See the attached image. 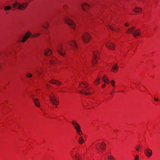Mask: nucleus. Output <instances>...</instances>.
Wrapping results in <instances>:
<instances>
[{
	"instance_id": "58836bf2",
	"label": "nucleus",
	"mask_w": 160,
	"mask_h": 160,
	"mask_svg": "<svg viewBox=\"0 0 160 160\" xmlns=\"http://www.w3.org/2000/svg\"><path fill=\"white\" fill-rule=\"evenodd\" d=\"M31 97L33 99H33L34 97V95L33 94H31Z\"/></svg>"
},
{
	"instance_id": "79ce46f5",
	"label": "nucleus",
	"mask_w": 160,
	"mask_h": 160,
	"mask_svg": "<svg viewBox=\"0 0 160 160\" xmlns=\"http://www.w3.org/2000/svg\"><path fill=\"white\" fill-rule=\"evenodd\" d=\"M105 84H104L102 86V88H104L105 87Z\"/></svg>"
},
{
	"instance_id": "ddd939ff",
	"label": "nucleus",
	"mask_w": 160,
	"mask_h": 160,
	"mask_svg": "<svg viewBox=\"0 0 160 160\" xmlns=\"http://www.w3.org/2000/svg\"><path fill=\"white\" fill-rule=\"evenodd\" d=\"M50 83L56 84L58 86H60L61 84V83L58 81H57L55 80L52 79L49 81Z\"/></svg>"
},
{
	"instance_id": "6ab92c4d",
	"label": "nucleus",
	"mask_w": 160,
	"mask_h": 160,
	"mask_svg": "<svg viewBox=\"0 0 160 160\" xmlns=\"http://www.w3.org/2000/svg\"><path fill=\"white\" fill-rule=\"evenodd\" d=\"M81 6L82 9L84 11L85 10L87 9L89 7L88 5L85 3H84L82 4Z\"/></svg>"
},
{
	"instance_id": "39448f33",
	"label": "nucleus",
	"mask_w": 160,
	"mask_h": 160,
	"mask_svg": "<svg viewBox=\"0 0 160 160\" xmlns=\"http://www.w3.org/2000/svg\"><path fill=\"white\" fill-rule=\"evenodd\" d=\"M58 52V53L62 56H64L65 54V50L61 45H59L57 48Z\"/></svg>"
},
{
	"instance_id": "9d476101",
	"label": "nucleus",
	"mask_w": 160,
	"mask_h": 160,
	"mask_svg": "<svg viewBox=\"0 0 160 160\" xmlns=\"http://www.w3.org/2000/svg\"><path fill=\"white\" fill-rule=\"evenodd\" d=\"M106 46L107 48H108L111 49L113 50L114 49V45L112 43L110 42H108L106 44Z\"/></svg>"
},
{
	"instance_id": "c03bdc74",
	"label": "nucleus",
	"mask_w": 160,
	"mask_h": 160,
	"mask_svg": "<svg viewBox=\"0 0 160 160\" xmlns=\"http://www.w3.org/2000/svg\"><path fill=\"white\" fill-rule=\"evenodd\" d=\"M131 31H132V33L133 32L134 30H132V29H131Z\"/></svg>"
},
{
	"instance_id": "c85d7f7f",
	"label": "nucleus",
	"mask_w": 160,
	"mask_h": 160,
	"mask_svg": "<svg viewBox=\"0 0 160 160\" xmlns=\"http://www.w3.org/2000/svg\"><path fill=\"white\" fill-rule=\"evenodd\" d=\"M76 132L79 135H81L82 134V132L80 128L77 130Z\"/></svg>"
},
{
	"instance_id": "a878e982",
	"label": "nucleus",
	"mask_w": 160,
	"mask_h": 160,
	"mask_svg": "<svg viewBox=\"0 0 160 160\" xmlns=\"http://www.w3.org/2000/svg\"><path fill=\"white\" fill-rule=\"evenodd\" d=\"M78 142L80 144H82V143L84 142V140L82 137H81L79 138L78 140Z\"/></svg>"
},
{
	"instance_id": "bb28decb",
	"label": "nucleus",
	"mask_w": 160,
	"mask_h": 160,
	"mask_svg": "<svg viewBox=\"0 0 160 160\" xmlns=\"http://www.w3.org/2000/svg\"><path fill=\"white\" fill-rule=\"evenodd\" d=\"M11 8L9 6H5L4 7V9L5 11H8L10 10Z\"/></svg>"
},
{
	"instance_id": "f704fd0d",
	"label": "nucleus",
	"mask_w": 160,
	"mask_h": 160,
	"mask_svg": "<svg viewBox=\"0 0 160 160\" xmlns=\"http://www.w3.org/2000/svg\"><path fill=\"white\" fill-rule=\"evenodd\" d=\"M108 159L110 160H112V159H114V157L112 156H109L108 157Z\"/></svg>"
},
{
	"instance_id": "b1692460",
	"label": "nucleus",
	"mask_w": 160,
	"mask_h": 160,
	"mask_svg": "<svg viewBox=\"0 0 160 160\" xmlns=\"http://www.w3.org/2000/svg\"><path fill=\"white\" fill-rule=\"evenodd\" d=\"M135 29V27H132V28L128 29L127 31H126V33H132V31H131V29H132V30H134Z\"/></svg>"
},
{
	"instance_id": "7c9ffc66",
	"label": "nucleus",
	"mask_w": 160,
	"mask_h": 160,
	"mask_svg": "<svg viewBox=\"0 0 160 160\" xmlns=\"http://www.w3.org/2000/svg\"><path fill=\"white\" fill-rule=\"evenodd\" d=\"M40 35V34L39 33H38L33 35L32 36L34 37H38V36H39Z\"/></svg>"
},
{
	"instance_id": "49530a36",
	"label": "nucleus",
	"mask_w": 160,
	"mask_h": 160,
	"mask_svg": "<svg viewBox=\"0 0 160 160\" xmlns=\"http://www.w3.org/2000/svg\"><path fill=\"white\" fill-rule=\"evenodd\" d=\"M96 148L98 150L99 149V148H98L97 147H96Z\"/></svg>"
},
{
	"instance_id": "0eeeda50",
	"label": "nucleus",
	"mask_w": 160,
	"mask_h": 160,
	"mask_svg": "<svg viewBox=\"0 0 160 160\" xmlns=\"http://www.w3.org/2000/svg\"><path fill=\"white\" fill-rule=\"evenodd\" d=\"M144 153L147 157H150L152 154V151L150 149H146L145 150Z\"/></svg>"
},
{
	"instance_id": "7ed1b4c3",
	"label": "nucleus",
	"mask_w": 160,
	"mask_h": 160,
	"mask_svg": "<svg viewBox=\"0 0 160 160\" xmlns=\"http://www.w3.org/2000/svg\"><path fill=\"white\" fill-rule=\"evenodd\" d=\"M50 100L52 104L57 106L59 103V102L57 100L55 95L52 93H51L49 95Z\"/></svg>"
},
{
	"instance_id": "4c0bfd02",
	"label": "nucleus",
	"mask_w": 160,
	"mask_h": 160,
	"mask_svg": "<svg viewBox=\"0 0 160 160\" xmlns=\"http://www.w3.org/2000/svg\"><path fill=\"white\" fill-rule=\"evenodd\" d=\"M47 26H42V27L44 28H45V29H47L48 28V23H47Z\"/></svg>"
},
{
	"instance_id": "dca6fc26",
	"label": "nucleus",
	"mask_w": 160,
	"mask_h": 160,
	"mask_svg": "<svg viewBox=\"0 0 160 160\" xmlns=\"http://www.w3.org/2000/svg\"><path fill=\"white\" fill-rule=\"evenodd\" d=\"M102 79L103 81L105 83L108 84L110 82L108 78L105 75H104Z\"/></svg>"
},
{
	"instance_id": "c9c22d12",
	"label": "nucleus",
	"mask_w": 160,
	"mask_h": 160,
	"mask_svg": "<svg viewBox=\"0 0 160 160\" xmlns=\"http://www.w3.org/2000/svg\"><path fill=\"white\" fill-rule=\"evenodd\" d=\"M36 71L39 74H40L42 73L41 72L39 71L38 70H37V69L36 70Z\"/></svg>"
},
{
	"instance_id": "423d86ee",
	"label": "nucleus",
	"mask_w": 160,
	"mask_h": 160,
	"mask_svg": "<svg viewBox=\"0 0 160 160\" xmlns=\"http://www.w3.org/2000/svg\"><path fill=\"white\" fill-rule=\"evenodd\" d=\"M98 52L97 51H96L94 52L92 59V63L93 65L96 63L97 62L98 58Z\"/></svg>"
},
{
	"instance_id": "412c9836",
	"label": "nucleus",
	"mask_w": 160,
	"mask_h": 160,
	"mask_svg": "<svg viewBox=\"0 0 160 160\" xmlns=\"http://www.w3.org/2000/svg\"><path fill=\"white\" fill-rule=\"evenodd\" d=\"M100 148L101 149L104 150L106 148V144L104 142H102L100 144Z\"/></svg>"
},
{
	"instance_id": "09e8293b",
	"label": "nucleus",
	"mask_w": 160,
	"mask_h": 160,
	"mask_svg": "<svg viewBox=\"0 0 160 160\" xmlns=\"http://www.w3.org/2000/svg\"><path fill=\"white\" fill-rule=\"evenodd\" d=\"M156 29V27L155 28H154L155 29Z\"/></svg>"
},
{
	"instance_id": "5701e85b",
	"label": "nucleus",
	"mask_w": 160,
	"mask_h": 160,
	"mask_svg": "<svg viewBox=\"0 0 160 160\" xmlns=\"http://www.w3.org/2000/svg\"><path fill=\"white\" fill-rule=\"evenodd\" d=\"M118 70V66L117 65H114L112 67V70L114 72H116Z\"/></svg>"
},
{
	"instance_id": "f3484780",
	"label": "nucleus",
	"mask_w": 160,
	"mask_h": 160,
	"mask_svg": "<svg viewBox=\"0 0 160 160\" xmlns=\"http://www.w3.org/2000/svg\"><path fill=\"white\" fill-rule=\"evenodd\" d=\"M33 102L36 106L38 107H39L40 106L39 105V101L37 98L33 99Z\"/></svg>"
},
{
	"instance_id": "ea45409f",
	"label": "nucleus",
	"mask_w": 160,
	"mask_h": 160,
	"mask_svg": "<svg viewBox=\"0 0 160 160\" xmlns=\"http://www.w3.org/2000/svg\"><path fill=\"white\" fill-rule=\"evenodd\" d=\"M125 25L126 26H128L129 25V24L128 23L126 22L125 23Z\"/></svg>"
},
{
	"instance_id": "aec40b11",
	"label": "nucleus",
	"mask_w": 160,
	"mask_h": 160,
	"mask_svg": "<svg viewBox=\"0 0 160 160\" xmlns=\"http://www.w3.org/2000/svg\"><path fill=\"white\" fill-rule=\"evenodd\" d=\"M133 11L135 12H140L142 11V9L140 8L136 7L133 9Z\"/></svg>"
},
{
	"instance_id": "de8ad7c7",
	"label": "nucleus",
	"mask_w": 160,
	"mask_h": 160,
	"mask_svg": "<svg viewBox=\"0 0 160 160\" xmlns=\"http://www.w3.org/2000/svg\"><path fill=\"white\" fill-rule=\"evenodd\" d=\"M47 87L49 86V85H48V84L47 85Z\"/></svg>"
},
{
	"instance_id": "c756f323",
	"label": "nucleus",
	"mask_w": 160,
	"mask_h": 160,
	"mask_svg": "<svg viewBox=\"0 0 160 160\" xmlns=\"http://www.w3.org/2000/svg\"><path fill=\"white\" fill-rule=\"evenodd\" d=\"M26 76L28 78H31L32 76V74L29 73H27Z\"/></svg>"
},
{
	"instance_id": "8fccbe9b",
	"label": "nucleus",
	"mask_w": 160,
	"mask_h": 160,
	"mask_svg": "<svg viewBox=\"0 0 160 160\" xmlns=\"http://www.w3.org/2000/svg\"><path fill=\"white\" fill-rule=\"evenodd\" d=\"M112 94V93H110V94H111H111Z\"/></svg>"
},
{
	"instance_id": "2eb2a0df",
	"label": "nucleus",
	"mask_w": 160,
	"mask_h": 160,
	"mask_svg": "<svg viewBox=\"0 0 160 160\" xmlns=\"http://www.w3.org/2000/svg\"><path fill=\"white\" fill-rule=\"evenodd\" d=\"M57 61L56 58L54 57H53L50 60V62L52 64H56Z\"/></svg>"
},
{
	"instance_id": "393cba45",
	"label": "nucleus",
	"mask_w": 160,
	"mask_h": 160,
	"mask_svg": "<svg viewBox=\"0 0 160 160\" xmlns=\"http://www.w3.org/2000/svg\"><path fill=\"white\" fill-rule=\"evenodd\" d=\"M107 27L109 28L111 30L113 31H117L118 30V28H113L112 26H110L109 25H108V26H107Z\"/></svg>"
},
{
	"instance_id": "4be33fe9",
	"label": "nucleus",
	"mask_w": 160,
	"mask_h": 160,
	"mask_svg": "<svg viewBox=\"0 0 160 160\" xmlns=\"http://www.w3.org/2000/svg\"><path fill=\"white\" fill-rule=\"evenodd\" d=\"M87 90L88 92H84L83 91H84V90H83L82 91H80L79 92L80 93H82L83 94H84V95H88V94H91V92H90V90H89V89H87Z\"/></svg>"
},
{
	"instance_id": "9b49d317",
	"label": "nucleus",
	"mask_w": 160,
	"mask_h": 160,
	"mask_svg": "<svg viewBox=\"0 0 160 160\" xmlns=\"http://www.w3.org/2000/svg\"><path fill=\"white\" fill-rule=\"evenodd\" d=\"M72 124L74 126V127L75 129L76 130V131L80 128V126L77 122H76L75 121H72Z\"/></svg>"
},
{
	"instance_id": "2f4dec72",
	"label": "nucleus",
	"mask_w": 160,
	"mask_h": 160,
	"mask_svg": "<svg viewBox=\"0 0 160 160\" xmlns=\"http://www.w3.org/2000/svg\"><path fill=\"white\" fill-rule=\"evenodd\" d=\"M82 83L83 85L85 86L84 88H86L88 87V83L87 82H85L84 83Z\"/></svg>"
},
{
	"instance_id": "473e14b6",
	"label": "nucleus",
	"mask_w": 160,
	"mask_h": 160,
	"mask_svg": "<svg viewBox=\"0 0 160 160\" xmlns=\"http://www.w3.org/2000/svg\"><path fill=\"white\" fill-rule=\"evenodd\" d=\"M111 84L113 86H114L115 84H114V81L113 80H112L111 81Z\"/></svg>"
},
{
	"instance_id": "a19ab883",
	"label": "nucleus",
	"mask_w": 160,
	"mask_h": 160,
	"mask_svg": "<svg viewBox=\"0 0 160 160\" xmlns=\"http://www.w3.org/2000/svg\"><path fill=\"white\" fill-rule=\"evenodd\" d=\"M158 99L157 98H154V100L156 101H158Z\"/></svg>"
},
{
	"instance_id": "20e7f679",
	"label": "nucleus",
	"mask_w": 160,
	"mask_h": 160,
	"mask_svg": "<svg viewBox=\"0 0 160 160\" xmlns=\"http://www.w3.org/2000/svg\"><path fill=\"white\" fill-rule=\"evenodd\" d=\"M91 38L90 35L88 33H84L82 36V39L85 43L88 42Z\"/></svg>"
},
{
	"instance_id": "4468645a",
	"label": "nucleus",
	"mask_w": 160,
	"mask_h": 160,
	"mask_svg": "<svg viewBox=\"0 0 160 160\" xmlns=\"http://www.w3.org/2000/svg\"><path fill=\"white\" fill-rule=\"evenodd\" d=\"M52 53V51L49 49H47L44 51V54L45 56L50 55Z\"/></svg>"
},
{
	"instance_id": "72a5a7b5",
	"label": "nucleus",
	"mask_w": 160,
	"mask_h": 160,
	"mask_svg": "<svg viewBox=\"0 0 160 160\" xmlns=\"http://www.w3.org/2000/svg\"><path fill=\"white\" fill-rule=\"evenodd\" d=\"M140 147V145H139L138 146H136V147L135 148V149L136 150L138 151L139 150V148Z\"/></svg>"
},
{
	"instance_id": "6e6552de",
	"label": "nucleus",
	"mask_w": 160,
	"mask_h": 160,
	"mask_svg": "<svg viewBox=\"0 0 160 160\" xmlns=\"http://www.w3.org/2000/svg\"><path fill=\"white\" fill-rule=\"evenodd\" d=\"M134 32L132 33V34L134 38H136L137 36H140L141 35V33L140 29H134Z\"/></svg>"
},
{
	"instance_id": "a18cd8bd",
	"label": "nucleus",
	"mask_w": 160,
	"mask_h": 160,
	"mask_svg": "<svg viewBox=\"0 0 160 160\" xmlns=\"http://www.w3.org/2000/svg\"><path fill=\"white\" fill-rule=\"evenodd\" d=\"M64 9H66V7H65V6H64Z\"/></svg>"
},
{
	"instance_id": "e433bc0d",
	"label": "nucleus",
	"mask_w": 160,
	"mask_h": 160,
	"mask_svg": "<svg viewBox=\"0 0 160 160\" xmlns=\"http://www.w3.org/2000/svg\"><path fill=\"white\" fill-rule=\"evenodd\" d=\"M139 156L138 155H136L134 160H138Z\"/></svg>"
},
{
	"instance_id": "f03ea898",
	"label": "nucleus",
	"mask_w": 160,
	"mask_h": 160,
	"mask_svg": "<svg viewBox=\"0 0 160 160\" xmlns=\"http://www.w3.org/2000/svg\"><path fill=\"white\" fill-rule=\"evenodd\" d=\"M64 18L65 22L69 25L71 26V28L73 29H75V24L69 17L68 15H64Z\"/></svg>"
},
{
	"instance_id": "f257e3e1",
	"label": "nucleus",
	"mask_w": 160,
	"mask_h": 160,
	"mask_svg": "<svg viewBox=\"0 0 160 160\" xmlns=\"http://www.w3.org/2000/svg\"><path fill=\"white\" fill-rule=\"evenodd\" d=\"M28 2H25L22 3L18 2L12 4L13 7L14 8L16 7V8L21 10H22L25 9L28 6Z\"/></svg>"
},
{
	"instance_id": "37998d69",
	"label": "nucleus",
	"mask_w": 160,
	"mask_h": 160,
	"mask_svg": "<svg viewBox=\"0 0 160 160\" xmlns=\"http://www.w3.org/2000/svg\"><path fill=\"white\" fill-rule=\"evenodd\" d=\"M79 86L82 87H83L82 85H81V83H80L79 84Z\"/></svg>"
},
{
	"instance_id": "cd10ccee",
	"label": "nucleus",
	"mask_w": 160,
	"mask_h": 160,
	"mask_svg": "<svg viewBox=\"0 0 160 160\" xmlns=\"http://www.w3.org/2000/svg\"><path fill=\"white\" fill-rule=\"evenodd\" d=\"M99 80L100 78H98L95 80L94 82V83L95 85H97L98 84L100 83V82H99Z\"/></svg>"
},
{
	"instance_id": "1a4fd4ad",
	"label": "nucleus",
	"mask_w": 160,
	"mask_h": 160,
	"mask_svg": "<svg viewBox=\"0 0 160 160\" xmlns=\"http://www.w3.org/2000/svg\"><path fill=\"white\" fill-rule=\"evenodd\" d=\"M68 43L72 47L73 50H76L77 47L75 42L74 40H72V41L68 42Z\"/></svg>"
},
{
	"instance_id": "a211bd4d",
	"label": "nucleus",
	"mask_w": 160,
	"mask_h": 160,
	"mask_svg": "<svg viewBox=\"0 0 160 160\" xmlns=\"http://www.w3.org/2000/svg\"><path fill=\"white\" fill-rule=\"evenodd\" d=\"M71 156L73 159H75V160H81L82 159V158L79 154L76 155L74 157L72 155Z\"/></svg>"
},
{
	"instance_id": "f8f14e48",
	"label": "nucleus",
	"mask_w": 160,
	"mask_h": 160,
	"mask_svg": "<svg viewBox=\"0 0 160 160\" xmlns=\"http://www.w3.org/2000/svg\"><path fill=\"white\" fill-rule=\"evenodd\" d=\"M31 35V33H29L28 32L26 33L25 35L23 37L21 42H24L30 37Z\"/></svg>"
}]
</instances>
